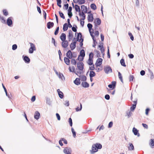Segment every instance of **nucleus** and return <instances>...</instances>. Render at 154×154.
<instances>
[{"label":"nucleus","mask_w":154,"mask_h":154,"mask_svg":"<svg viewBox=\"0 0 154 154\" xmlns=\"http://www.w3.org/2000/svg\"><path fill=\"white\" fill-rule=\"evenodd\" d=\"M40 116V113L38 111H36L35 113L34 117L36 120L38 119Z\"/></svg>","instance_id":"obj_11"},{"label":"nucleus","mask_w":154,"mask_h":154,"mask_svg":"<svg viewBox=\"0 0 154 154\" xmlns=\"http://www.w3.org/2000/svg\"><path fill=\"white\" fill-rule=\"evenodd\" d=\"M150 111V109L149 108H147L146 109L145 114L146 115H148V113Z\"/></svg>","instance_id":"obj_54"},{"label":"nucleus","mask_w":154,"mask_h":154,"mask_svg":"<svg viewBox=\"0 0 154 154\" xmlns=\"http://www.w3.org/2000/svg\"><path fill=\"white\" fill-rule=\"evenodd\" d=\"M80 78L81 81H85L87 80V77L85 75H82L80 76Z\"/></svg>","instance_id":"obj_33"},{"label":"nucleus","mask_w":154,"mask_h":154,"mask_svg":"<svg viewBox=\"0 0 154 154\" xmlns=\"http://www.w3.org/2000/svg\"><path fill=\"white\" fill-rule=\"evenodd\" d=\"M72 132V133L73 136L74 137H75L76 136V132L74 131V130L73 128H71Z\"/></svg>","instance_id":"obj_43"},{"label":"nucleus","mask_w":154,"mask_h":154,"mask_svg":"<svg viewBox=\"0 0 154 154\" xmlns=\"http://www.w3.org/2000/svg\"><path fill=\"white\" fill-rule=\"evenodd\" d=\"M91 8L94 10H95L97 8V7L94 4H92L91 5Z\"/></svg>","instance_id":"obj_36"},{"label":"nucleus","mask_w":154,"mask_h":154,"mask_svg":"<svg viewBox=\"0 0 154 154\" xmlns=\"http://www.w3.org/2000/svg\"><path fill=\"white\" fill-rule=\"evenodd\" d=\"M103 60L101 58H98L97 60L95 63L96 67H97L98 66H100L102 63Z\"/></svg>","instance_id":"obj_8"},{"label":"nucleus","mask_w":154,"mask_h":154,"mask_svg":"<svg viewBox=\"0 0 154 154\" xmlns=\"http://www.w3.org/2000/svg\"><path fill=\"white\" fill-rule=\"evenodd\" d=\"M63 152L65 154H71L72 149L69 147H66L64 148Z\"/></svg>","instance_id":"obj_5"},{"label":"nucleus","mask_w":154,"mask_h":154,"mask_svg":"<svg viewBox=\"0 0 154 154\" xmlns=\"http://www.w3.org/2000/svg\"><path fill=\"white\" fill-rule=\"evenodd\" d=\"M71 63L74 65H76V62L75 59L73 58L71 59Z\"/></svg>","instance_id":"obj_37"},{"label":"nucleus","mask_w":154,"mask_h":154,"mask_svg":"<svg viewBox=\"0 0 154 154\" xmlns=\"http://www.w3.org/2000/svg\"><path fill=\"white\" fill-rule=\"evenodd\" d=\"M75 52L72 53L70 50H69L66 53V56L69 59H71L73 56V54H75Z\"/></svg>","instance_id":"obj_9"},{"label":"nucleus","mask_w":154,"mask_h":154,"mask_svg":"<svg viewBox=\"0 0 154 154\" xmlns=\"http://www.w3.org/2000/svg\"><path fill=\"white\" fill-rule=\"evenodd\" d=\"M97 56V57H100V52L98 51H96Z\"/></svg>","instance_id":"obj_59"},{"label":"nucleus","mask_w":154,"mask_h":154,"mask_svg":"<svg viewBox=\"0 0 154 154\" xmlns=\"http://www.w3.org/2000/svg\"><path fill=\"white\" fill-rule=\"evenodd\" d=\"M150 79H153L154 78V75H153V72H151L150 73Z\"/></svg>","instance_id":"obj_63"},{"label":"nucleus","mask_w":154,"mask_h":154,"mask_svg":"<svg viewBox=\"0 0 154 154\" xmlns=\"http://www.w3.org/2000/svg\"><path fill=\"white\" fill-rule=\"evenodd\" d=\"M59 13L60 14V17L63 19H65V17L64 16L63 14V13L61 12L60 11H59Z\"/></svg>","instance_id":"obj_46"},{"label":"nucleus","mask_w":154,"mask_h":154,"mask_svg":"<svg viewBox=\"0 0 154 154\" xmlns=\"http://www.w3.org/2000/svg\"><path fill=\"white\" fill-rule=\"evenodd\" d=\"M54 24V23L53 22H48L47 24V28L48 29H50L51 27L53 26Z\"/></svg>","instance_id":"obj_22"},{"label":"nucleus","mask_w":154,"mask_h":154,"mask_svg":"<svg viewBox=\"0 0 154 154\" xmlns=\"http://www.w3.org/2000/svg\"><path fill=\"white\" fill-rule=\"evenodd\" d=\"M46 103H47L50 105L51 104V101H50V100L49 99H47L46 100Z\"/></svg>","instance_id":"obj_53"},{"label":"nucleus","mask_w":154,"mask_h":154,"mask_svg":"<svg viewBox=\"0 0 154 154\" xmlns=\"http://www.w3.org/2000/svg\"><path fill=\"white\" fill-rule=\"evenodd\" d=\"M93 17L92 14H91L88 15V20L89 22H92L93 20Z\"/></svg>","instance_id":"obj_17"},{"label":"nucleus","mask_w":154,"mask_h":154,"mask_svg":"<svg viewBox=\"0 0 154 154\" xmlns=\"http://www.w3.org/2000/svg\"><path fill=\"white\" fill-rule=\"evenodd\" d=\"M79 56L84 57L85 56V53L84 50L82 49L80 51V54Z\"/></svg>","instance_id":"obj_21"},{"label":"nucleus","mask_w":154,"mask_h":154,"mask_svg":"<svg viewBox=\"0 0 154 154\" xmlns=\"http://www.w3.org/2000/svg\"><path fill=\"white\" fill-rule=\"evenodd\" d=\"M76 42L74 41L71 43L70 47L71 49L72 50H74L76 47Z\"/></svg>","instance_id":"obj_16"},{"label":"nucleus","mask_w":154,"mask_h":154,"mask_svg":"<svg viewBox=\"0 0 154 154\" xmlns=\"http://www.w3.org/2000/svg\"><path fill=\"white\" fill-rule=\"evenodd\" d=\"M81 8L82 12H86L87 11V8L86 6L84 5H82L81 6Z\"/></svg>","instance_id":"obj_27"},{"label":"nucleus","mask_w":154,"mask_h":154,"mask_svg":"<svg viewBox=\"0 0 154 154\" xmlns=\"http://www.w3.org/2000/svg\"><path fill=\"white\" fill-rule=\"evenodd\" d=\"M145 73V71L144 70H142L140 72V75H144Z\"/></svg>","instance_id":"obj_64"},{"label":"nucleus","mask_w":154,"mask_h":154,"mask_svg":"<svg viewBox=\"0 0 154 154\" xmlns=\"http://www.w3.org/2000/svg\"><path fill=\"white\" fill-rule=\"evenodd\" d=\"M132 131L135 135H137V137H139L140 134L138 132V131L134 127L133 128Z\"/></svg>","instance_id":"obj_10"},{"label":"nucleus","mask_w":154,"mask_h":154,"mask_svg":"<svg viewBox=\"0 0 154 154\" xmlns=\"http://www.w3.org/2000/svg\"><path fill=\"white\" fill-rule=\"evenodd\" d=\"M100 50L102 54H103V55L104 56V52L105 51L104 48H100Z\"/></svg>","instance_id":"obj_61"},{"label":"nucleus","mask_w":154,"mask_h":154,"mask_svg":"<svg viewBox=\"0 0 154 154\" xmlns=\"http://www.w3.org/2000/svg\"><path fill=\"white\" fill-rule=\"evenodd\" d=\"M69 123L70 125L71 126H72V120L71 118H70L69 119Z\"/></svg>","instance_id":"obj_57"},{"label":"nucleus","mask_w":154,"mask_h":154,"mask_svg":"<svg viewBox=\"0 0 154 154\" xmlns=\"http://www.w3.org/2000/svg\"><path fill=\"white\" fill-rule=\"evenodd\" d=\"M134 79V77L133 75H130L129 77V79L130 81H133Z\"/></svg>","instance_id":"obj_41"},{"label":"nucleus","mask_w":154,"mask_h":154,"mask_svg":"<svg viewBox=\"0 0 154 154\" xmlns=\"http://www.w3.org/2000/svg\"><path fill=\"white\" fill-rule=\"evenodd\" d=\"M87 26L89 29V32L90 33V35H91L92 38H94V35L93 33H92V32L93 31V29H92V25L91 24L89 23L88 24Z\"/></svg>","instance_id":"obj_4"},{"label":"nucleus","mask_w":154,"mask_h":154,"mask_svg":"<svg viewBox=\"0 0 154 154\" xmlns=\"http://www.w3.org/2000/svg\"><path fill=\"white\" fill-rule=\"evenodd\" d=\"M82 34L81 33H79L78 34L77 38H82Z\"/></svg>","instance_id":"obj_60"},{"label":"nucleus","mask_w":154,"mask_h":154,"mask_svg":"<svg viewBox=\"0 0 154 154\" xmlns=\"http://www.w3.org/2000/svg\"><path fill=\"white\" fill-rule=\"evenodd\" d=\"M129 146L128 147V149L130 150H134V146L132 143H129Z\"/></svg>","instance_id":"obj_26"},{"label":"nucleus","mask_w":154,"mask_h":154,"mask_svg":"<svg viewBox=\"0 0 154 154\" xmlns=\"http://www.w3.org/2000/svg\"><path fill=\"white\" fill-rule=\"evenodd\" d=\"M113 125V122H109L108 125V128H111Z\"/></svg>","instance_id":"obj_52"},{"label":"nucleus","mask_w":154,"mask_h":154,"mask_svg":"<svg viewBox=\"0 0 154 154\" xmlns=\"http://www.w3.org/2000/svg\"><path fill=\"white\" fill-rule=\"evenodd\" d=\"M64 61L65 63L67 65H69V64L70 60L67 57H65L64 58Z\"/></svg>","instance_id":"obj_23"},{"label":"nucleus","mask_w":154,"mask_h":154,"mask_svg":"<svg viewBox=\"0 0 154 154\" xmlns=\"http://www.w3.org/2000/svg\"><path fill=\"white\" fill-rule=\"evenodd\" d=\"M69 69L70 72H75V68L74 66H72V67L71 69V68L70 67H69Z\"/></svg>","instance_id":"obj_39"},{"label":"nucleus","mask_w":154,"mask_h":154,"mask_svg":"<svg viewBox=\"0 0 154 154\" xmlns=\"http://www.w3.org/2000/svg\"><path fill=\"white\" fill-rule=\"evenodd\" d=\"M61 140H62L63 141L64 143L65 144H67V141L64 138H61Z\"/></svg>","instance_id":"obj_62"},{"label":"nucleus","mask_w":154,"mask_h":154,"mask_svg":"<svg viewBox=\"0 0 154 154\" xmlns=\"http://www.w3.org/2000/svg\"><path fill=\"white\" fill-rule=\"evenodd\" d=\"M118 77H119V79L121 80V82H123L122 77L121 74L120 73V72H118Z\"/></svg>","instance_id":"obj_35"},{"label":"nucleus","mask_w":154,"mask_h":154,"mask_svg":"<svg viewBox=\"0 0 154 154\" xmlns=\"http://www.w3.org/2000/svg\"><path fill=\"white\" fill-rule=\"evenodd\" d=\"M59 96V97L61 98L62 99L63 97V92L61 91V92H60V93L58 94Z\"/></svg>","instance_id":"obj_42"},{"label":"nucleus","mask_w":154,"mask_h":154,"mask_svg":"<svg viewBox=\"0 0 154 154\" xmlns=\"http://www.w3.org/2000/svg\"><path fill=\"white\" fill-rule=\"evenodd\" d=\"M84 57H81V56H79L78 57V60H79V61H82L84 59Z\"/></svg>","instance_id":"obj_51"},{"label":"nucleus","mask_w":154,"mask_h":154,"mask_svg":"<svg viewBox=\"0 0 154 154\" xmlns=\"http://www.w3.org/2000/svg\"><path fill=\"white\" fill-rule=\"evenodd\" d=\"M74 83L76 85H79L80 84V79L79 78H76L74 81Z\"/></svg>","instance_id":"obj_19"},{"label":"nucleus","mask_w":154,"mask_h":154,"mask_svg":"<svg viewBox=\"0 0 154 154\" xmlns=\"http://www.w3.org/2000/svg\"><path fill=\"white\" fill-rule=\"evenodd\" d=\"M76 75H77L78 76H80V75L81 74V72L78 71H75L74 72Z\"/></svg>","instance_id":"obj_56"},{"label":"nucleus","mask_w":154,"mask_h":154,"mask_svg":"<svg viewBox=\"0 0 154 154\" xmlns=\"http://www.w3.org/2000/svg\"><path fill=\"white\" fill-rule=\"evenodd\" d=\"M11 18V17H9L7 20V23L8 26H11L12 24V22Z\"/></svg>","instance_id":"obj_18"},{"label":"nucleus","mask_w":154,"mask_h":154,"mask_svg":"<svg viewBox=\"0 0 154 154\" xmlns=\"http://www.w3.org/2000/svg\"><path fill=\"white\" fill-rule=\"evenodd\" d=\"M66 38V35L65 34L63 33H62L60 36V38Z\"/></svg>","instance_id":"obj_49"},{"label":"nucleus","mask_w":154,"mask_h":154,"mask_svg":"<svg viewBox=\"0 0 154 154\" xmlns=\"http://www.w3.org/2000/svg\"><path fill=\"white\" fill-rule=\"evenodd\" d=\"M79 16L81 17V20H84L85 18V15L83 12L79 13Z\"/></svg>","instance_id":"obj_15"},{"label":"nucleus","mask_w":154,"mask_h":154,"mask_svg":"<svg viewBox=\"0 0 154 154\" xmlns=\"http://www.w3.org/2000/svg\"><path fill=\"white\" fill-rule=\"evenodd\" d=\"M82 104L81 103H80V108H79V107H78L75 109L76 111H81L82 109Z\"/></svg>","instance_id":"obj_44"},{"label":"nucleus","mask_w":154,"mask_h":154,"mask_svg":"<svg viewBox=\"0 0 154 154\" xmlns=\"http://www.w3.org/2000/svg\"><path fill=\"white\" fill-rule=\"evenodd\" d=\"M92 65H93L92 66L89 67V69L91 71L93 70H94V69H95L94 65L93 64Z\"/></svg>","instance_id":"obj_55"},{"label":"nucleus","mask_w":154,"mask_h":154,"mask_svg":"<svg viewBox=\"0 0 154 154\" xmlns=\"http://www.w3.org/2000/svg\"><path fill=\"white\" fill-rule=\"evenodd\" d=\"M82 85V86L84 88H88L89 86V84L86 82H83Z\"/></svg>","instance_id":"obj_20"},{"label":"nucleus","mask_w":154,"mask_h":154,"mask_svg":"<svg viewBox=\"0 0 154 154\" xmlns=\"http://www.w3.org/2000/svg\"><path fill=\"white\" fill-rule=\"evenodd\" d=\"M136 104H133L130 108V110L131 111H133L136 107Z\"/></svg>","instance_id":"obj_38"},{"label":"nucleus","mask_w":154,"mask_h":154,"mask_svg":"<svg viewBox=\"0 0 154 154\" xmlns=\"http://www.w3.org/2000/svg\"><path fill=\"white\" fill-rule=\"evenodd\" d=\"M58 77L60 79H61L62 80H63L65 79V78L62 73H59V74H58Z\"/></svg>","instance_id":"obj_30"},{"label":"nucleus","mask_w":154,"mask_h":154,"mask_svg":"<svg viewBox=\"0 0 154 154\" xmlns=\"http://www.w3.org/2000/svg\"><path fill=\"white\" fill-rule=\"evenodd\" d=\"M2 85L3 87L4 90L5 91V93L6 95V96H8V93H7V91L6 89L5 88V86L3 85V84H2Z\"/></svg>","instance_id":"obj_50"},{"label":"nucleus","mask_w":154,"mask_h":154,"mask_svg":"<svg viewBox=\"0 0 154 154\" xmlns=\"http://www.w3.org/2000/svg\"><path fill=\"white\" fill-rule=\"evenodd\" d=\"M68 28V26L66 23H65L63 26V31H66L67 30Z\"/></svg>","instance_id":"obj_32"},{"label":"nucleus","mask_w":154,"mask_h":154,"mask_svg":"<svg viewBox=\"0 0 154 154\" xmlns=\"http://www.w3.org/2000/svg\"><path fill=\"white\" fill-rule=\"evenodd\" d=\"M104 70L105 73L106 74L112 72V69L111 67L109 66H107L104 67Z\"/></svg>","instance_id":"obj_3"},{"label":"nucleus","mask_w":154,"mask_h":154,"mask_svg":"<svg viewBox=\"0 0 154 154\" xmlns=\"http://www.w3.org/2000/svg\"><path fill=\"white\" fill-rule=\"evenodd\" d=\"M116 82L115 81H113L111 82V84H109L108 85L109 88L112 89L114 88L116 85Z\"/></svg>","instance_id":"obj_12"},{"label":"nucleus","mask_w":154,"mask_h":154,"mask_svg":"<svg viewBox=\"0 0 154 154\" xmlns=\"http://www.w3.org/2000/svg\"><path fill=\"white\" fill-rule=\"evenodd\" d=\"M75 10L76 11L79 12V13L81 12L80 8L79 6L77 5H75Z\"/></svg>","instance_id":"obj_25"},{"label":"nucleus","mask_w":154,"mask_h":154,"mask_svg":"<svg viewBox=\"0 0 154 154\" xmlns=\"http://www.w3.org/2000/svg\"><path fill=\"white\" fill-rule=\"evenodd\" d=\"M62 41V46L63 48H66L68 45V41L66 39H61Z\"/></svg>","instance_id":"obj_6"},{"label":"nucleus","mask_w":154,"mask_h":154,"mask_svg":"<svg viewBox=\"0 0 154 154\" xmlns=\"http://www.w3.org/2000/svg\"><path fill=\"white\" fill-rule=\"evenodd\" d=\"M17 48V45L16 44H14L12 45V49L13 50H15Z\"/></svg>","instance_id":"obj_47"},{"label":"nucleus","mask_w":154,"mask_h":154,"mask_svg":"<svg viewBox=\"0 0 154 154\" xmlns=\"http://www.w3.org/2000/svg\"><path fill=\"white\" fill-rule=\"evenodd\" d=\"M87 62L89 65L91 66L93 64V59L88 58Z\"/></svg>","instance_id":"obj_29"},{"label":"nucleus","mask_w":154,"mask_h":154,"mask_svg":"<svg viewBox=\"0 0 154 154\" xmlns=\"http://www.w3.org/2000/svg\"><path fill=\"white\" fill-rule=\"evenodd\" d=\"M120 63H121V65L122 66H124V67H125L126 66V65L125 63V60H124V59H122H122H121V60H120Z\"/></svg>","instance_id":"obj_31"},{"label":"nucleus","mask_w":154,"mask_h":154,"mask_svg":"<svg viewBox=\"0 0 154 154\" xmlns=\"http://www.w3.org/2000/svg\"><path fill=\"white\" fill-rule=\"evenodd\" d=\"M30 47L29 49V53L30 54H32L33 52L36 49L35 45L31 42H29Z\"/></svg>","instance_id":"obj_2"},{"label":"nucleus","mask_w":154,"mask_h":154,"mask_svg":"<svg viewBox=\"0 0 154 154\" xmlns=\"http://www.w3.org/2000/svg\"><path fill=\"white\" fill-rule=\"evenodd\" d=\"M92 33H93L94 35V38H94L97 37L99 35V32L97 31H95L94 33L92 32Z\"/></svg>","instance_id":"obj_28"},{"label":"nucleus","mask_w":154,"mask_h":154,"mask_svg":"<svg viewBox=\"0 0 154 154\" xmlns=\"http://www.w3.org/2000/svg\"><path fill=\"white\" fill-rule=\"evenodd\" d=\"M94 56V54L92 52L90 53L89 54V59H93Z\"/></svg>","instance_id":"obj_40"},{"label":"nucleus","mask_w":154,"mask_h":154,"mask_svg":"<svg viewBox=\"0 0 154 154\" xmlns=\"http://www.w3.org/2000/svg\"><path fill=\"white\" fill-rule=\"evenodd\" d=\"M96 73L95 72L93 71H91L89 74L90 78H92L95 76Z\"/></svg>","instance_id":"obj_24"},{"label":"nucleus","mask_w":154,"mask_h":154,"mask_svg":"<svg viewBox=\"0 0 154 154\" xmlns=\"http://www.w3.org/2000/svg\"><path fill=\"white\" fill-rule=\"evenodd\" d=\"M3 13L4 15L5 16H7L8 14V12L6 10H3Z\"/></svg>","instance_id":"obj_48"},{"label":"nucleus","mask_w":154,"mask_h":154,"mask_svg":"<svg viewBox=\"0 0 154 154\" xmlns=\"http://www.w3.org/2000/svg\"><path fill=\"white\" fill-rule=\"evenodd\" d=\"M23 60L26 63H30V59L28 57L26 56L24 57L23 56Z\"/></svg>","instance_id":"obj_14"},{"label":"nucleus","mask_w":154,"mask_h":154,"mask_svg":"<svg viewBox=\"0 0 154 154\" xmlns=\"http://www.w3.org/2000/svg\"><path fill=\"white\" fill-rule=\"evenodd\" d=\"M94 23L96 26L99 25L101 23V20L99 18H96L94 20Z\"/></svg>","instance_id":"obj_13"},{"label":"nucleus","mask_w":154,"mask_h":154,"mask_svg":"<svg viewBox=\"0 0 154 154\" xmlns=\"http://www.w3.org/2000/svg\"><path fill=\"white\" fill-rule=\"evenodd\" d=\"M83 40L84 39H77V41L80 42V46L81 47L83 45Z\"/></svg>","instance_id":"obj_34"},{"label":"nucleus","mask_w":154,"mask_h":154,"mask_svg":"<svg viewBox=\"0 0 154 154\" xmlns=\"http://www.w3.org/2000/svg\"><path fill=\"white\" fill-rule=\"evenodd\" d=\"M93 43L92 45V46L93 47L95 48V46H96L97 43V42L96 41V39H93Z\"/></svg>","instance_id":"obj_45"},{"label":"nucleus","mask_w":154,"mask_h":154,"mask_svg":"<svg viewBox=\"0 0 154 154\" xmlns=\"http://www.w3.org/2000/svg\"><path fill=\"white\" fill-rule=\"evenodd\" d=\"M105 98L106 100H109L110 99V96L108 94H106L105 96Z\"/></svg>","instance_id":"obj_58"},{"label":"nucleus","mask_w":154,"mask_h":154,"mask_svg":"<svg viewBox=\"0 0 154 154\" xmlns=\"http://www.w3.org/2000/svg\"><path fill=\"white\" fill-rule=\"evenodd\" d=\"M77 66L79 70L82 71L84 69V64L81 62H79L77 63Z\"/></svg>","instance_id":"obj_7"},{"label":"nucleus","mask_w":154,"mask_h":154,"mask_svg":"<svg viewBox=\"0 0 154 154\" xmlns=\"http://www.w3.org/2000/svg\"><path fill=\"white\" fill-rule=\"evenodd\" d=\"M102 148V145L99 143H96L92 144L91 149L89 150L91 154H94L98 151V150Z\"/></svg>","instance_id":"obj_1"}]
</instances>
